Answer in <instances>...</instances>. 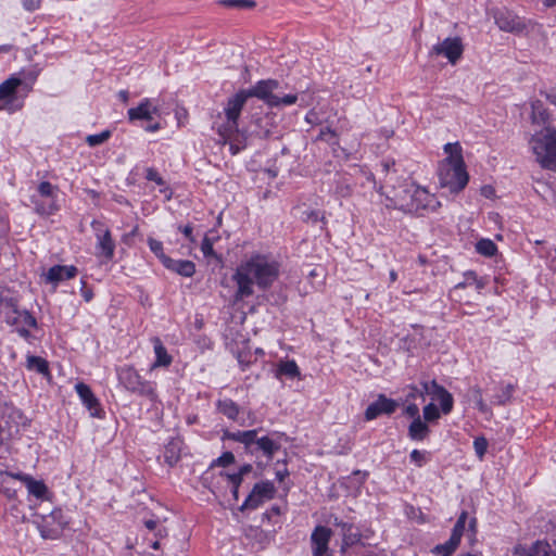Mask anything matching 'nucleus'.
<instances>
[{
	"label": "nucleus",
	"mask_w": 556,
	"mask_h": 556,
	"mask_svg": "<svg viewBox=\"0 0 556 556\" xmlns=\"http://www.w3.org/2000/svg\"><path fill=\"white\" fill-rule=\"evenodd\" d=\"M430 430L427 425V421L421 420V418H416L412 421L408 427V435L412 440L421 441L426 439L429 434Z\"/></svg>",
	"instance_id": "393cba45"
},
{
	"label": "nucleus",
	"mask_w": 556,
	"mask_h": 556,
	"mask_svg": "<svg viewBox=\"0 0 556 556\" xmlns=\"http://www.w3.org/2000/svg\"><path fill=\"white\" fill-rule=\"evenodd\" d=\"M111 137L110 130H103L100 134L89 135L86 138V142L90 147H97L105 142Z\"/></svg>",
	"instance_id": "a19ab883"
},
{
	"label": "nucleus",
	"mask_w": 556,
	"mask_h": 556,
	"mask_svg": "<svg viewBox=\"0 0 556 556\" xmlns=\"http://www.w3.org/2000/svg\"><path fill=\"white\" fill-rule=\"evenodd\" d=\"M279 264L265 255H253L242 263L233 275L238 286L237 298L243 299L254 293V283L262 290H266L279 277Z\"/></svg>",
	"instance_id": "f03ea898"
},
{
	"label": "nucleus",
	"mask_w": 556,
	"mask_h": 556,
	"mask_svg": "<svg viewBox=\"0 0 556 556\" xmlns=\"http://www.w3.org/2000/svg\"><path fill=\"white\" fill-rule=\"evenodd\" d=\"M146 179L149 181H154L159 186H165V180L160 176L157 170L153 167H148L146 169Z\"/></svg>",
	"instance_id": "37998d69"
},
{
	"label": "nucleus",
	"mask_w": 556,
	"mask_h": 556,
	"mask_svg": "<svg viewBox=\"0 0 556 556\" xmlns=\"http://www.w3.org/2000/svg\"><path fill=\"white\" fill-rule=\"evenodd\" d=\"M23 81L17 77H10L0 85V109L16 111L23 106V101L17 97V89Z\"/></svg>",
	"instance_id": "0eeeda50"
},
{
	"label": "nucleus",
	"mask_w": 556,
	"mask_h": 556,
	"mask_svg": "<svg viewBox=\"0 0 556 556\" xmlns=\"http://www.w3.org/2000/svg\"><path fill=\"white\" fill-rule=\"evenodd\" d=\"M258 430H248V431H237L232 433H228V438L244 444L245 448L249 450L252 454L254 453V447L256 444V441L258 439L257 437Z\"/></svg>",
	"instance_id": "4be33fe9"
},
{
	"label": "nucleus",
	"mask_w": 556,
	"mask_h": 556,
	"mask_svg": "<svg viewBox=\"0 0 556 556\" xmlns=\"http://www.w3.org/2000/svg\"><path fill=\"white\" fill-rule=\"evenodd\" d=\"M181 441L172 439L165 446L164 459L169 466H174L180 458Z\"/></svg>",
	"instance_id": "a878e982"
},
{
	"label": "nucleus",
	"mask_w": 556,
	"mask_h": 556,
	"mask_svg": "<svg viewBox=\"0 0 556 556\" xmlns=\"http://www.w3.org/2000/svg\"><path fill=\"white\" fill-rule=\"evenodd\" d=\"M496 24L505 31H515L520 29V22L516 17L509 15L496 16Z\"/></svg>",
	"instance_id": "7c9ffc66"
},
{
	"label": "nucleus",
	"mask_w": 556,
	"mask_h": 556,
	"mask_svg": "<svg viewBox=\"0 0 556 556\" xmlns=\"http://www.w3.org/2000/svg\"><path fill=\"white\" fill-rule=\"evenodd\" d=\"M148 244L150 250L161 260L163 265H165V260H169L170 257L164 254L162 242L156 239L149 238Z\"/></svg>",
	"instance_id": "ea45409f"
},
{
	"label": "nucleus",
	"mask_w": 556,
	"mask_h": 556,
	"mask_svg": "<svg viewBox=\"0 0 556 556\" xmlns=\"http://www.w3.org/2000/svg\"><path fill=\"white\" fill-rule=\"evenodd\" d=\"M26 367L29 370H35L42 375H49V365L48 362L40 357L30 355L27 357Z\"/></svg>",
	"instance_id": "c85d7f7f"
},
{
	"label": "nucleus",
	"mask_w": 556,
	"mask_h": 556,
	"mask_svg": "<svg viewBox=\"0 0 556 556\" xmlns=\"http://www.w3.org/2000/svg\"><path fill=\"white\" fill-rule=\"evenodd\" d=\"M334 526L340 527L341 533H342V546L341 551L344 552L345 548L355 545L358 543L362 539L361 533L354 529V526L352 523L344 522L342 520H339L338 518H334Z\"/></svg>",
	"instance_id": "f3484780"
},
{
	"label": "nucleus",
	"mask_w": 556,
	"mask_h": 556,
	"mask_svg": "<svg viewBox=\"0 0 556 556\" xmlns=\"http://www.w3.org/2000/svg\"><path fill=\"white\" fill-rule=\"evenodd\" d=\"M76 274L77 268L75 266L55 265L48 270L46 281L55 285L65 279L74 278Z\"/></svg>",
	"instance_id": "a211bd4d"
},
{
	"label": "nucleus",
	"mask_w": 556,
	"mask_h": 556,
	"mask_svg": "<svg viewBox=\"0 0 556 556\" xmlns=\"http://www.w3.org/2000/svg\"><path fill=\"white\" fill-rule=\"evenodd\" d=\"M179 230L185 235V237L190 241L194 242V238L192 236V227L191 225H186L184 227H179Z\"/></svg>",
	"instance_id": "13d9d810"
},
{
	"label": "nucleus",
	"mask_w": 556,
	"mask_h": 556,
	"mask_svg": "<svg viewBox=\"0 0 556 556\" xmlns=\"http://www.w3.org/2000/svg\"><path fill=\"white\" fill-rule=\"evenodd\" d=\"M473 447H475V451H476V454L478 455V457L482 458L488 448V441L482 437L477 438V439H475Z\"/></svg>",
	"instance_id": "a18cd8bd"
},
{
	"label": "nucleus",
	"mask_w": 556,
	"mask_h": 556,
	"mask_svg": "<svg viewBox=\"0 0 556 556\" xmlns=\"http://www.w3.org/2000/svg\"><path fill=\"white\" fill-rule=\"evenodd\" d=\"M324 217H320V214L318 211H305L303 212V219L306 222H313L317 223L319 219H323Z\"/></svg>",
	"instance_id": "8fccbe9b"
},
{
	"label": "nucleus",
	"mask_w": 556,
	"mask_h": 556,
	"mask_svg": "<svg viewBox=\"0 0 556 556\" xmlns=\"http://www.w3.org/2000/svg\"><path fill=\"white\" fill-rule=\"evenodd\" d=\"M7 321L16 327L27 326L30 328L37 327L36 318L28 311H20L13 308L11 313L7 315Z\"/></svg>",
	"instance_id": "6ab92c4d"
},
{
	"label": "nucleus",
	"mask_w": 556,
	"mask_h": 556,
	"mask_svg": "<svg viewBox=\"0 0 556 556\" xmlns=\"http://www.w3.org/2000/svg\"><path fill=\"white\" fill-rule=\"evenodd\" d=\"M58 190L56 186L51 185L49 181H41L38 186V192L41 197L50 198L52 201L45 205L43 203L39 202L35 197L31 198V203L35 206L36 213L40 215H51L55 211H58V205L54 202L55 192Z\"/></svg>",
	"instance_id": "ddd939ff"
},
{
	"label": "nucleus",
	"mask_w": 556,
	"mask_h": 556,
	"mask_svg": "<svg viewBox=\"0 0 556 556\" xmlns=\"http://www.w3.org/2000/svg\"><path fill=\"white\" fill-rule=\"evenodd\" d=\"M76 392L79 395L81 402L90 412L92 417L100 418L102 416V408L100 407V403L98 399L94 396L91 389L85 384L84 382H78L75 386Z\"/></svg>",
	"instance_id": "dca6fc26"
},
{
	"label": "nucleus",
	"mask_w": 556,
	"mask_h": 556,
	"mask_svg": "<svg viewBox=\"0 0 556 556\" xmlns=\"http://www.w3.org/2000/svg\"><path fill=\"white\" fill-rule=\"evenodd\" d=\"M227 478L232 486L239 488L242 482L243 476H241L237 472V473H232V475H227Z\"/></svg>",
	"instance_id": "6e6d98bb"
},
{
	"label": "nucleus",
	"mask_w": 556,
	"mask_h": 556,
	"mask_svg": "<svg viewBox=\"0 0 556 556\" xmlns=\"http://www.w3.org/2000/svg\"><path fill=\"white\" fill-rule=\"evenodd\" d=\"M289 475L288 470L285 468L283 470L278 469L276 471V478L281 482Z\"/></svg>",
	"instance_id": "338daca9"
},
{
	"label": "nucleus",
	"mask_w": 556,
	"mask_h": 556,
	"mask_svg": "<svg viewBox=\"0 0 556 556\" xmlns=\"http://www.w3.org/2000/svg\"><path fill=\"white\" fill-rule=\"evenodd\" d=\"M332 535L331 529L317 526L311 534L313 556H330L329 542Z\"/></svg>",
	"instance_id": "4468645a"
},
{
	"label": "nucleus",
	"mask_w": 556,
	"mask_h": 556,
	"mask_svg": "<svg viewBox=\"0 0 556 556\" xmlns=\"http://www.w3.org/2000/svg\"><path fill=\"white\" fill-rule=\"evenodd\" d=\"M25 481L27 483V489L30 494L38 498H42L46 495L48 489L43 482L34 480L30 477H26Z\"/></svg>",
	"instance_id": "473e14b6"
},
{
	"label": "nucleus",
	"mask_w": 556,
	"mask_h": 556,
	"mask_svg": "<svg viewBox=\"0 0 556 556\" xmlns=\"http://www.w3.org/2000/svg\"><path fill=\"white\" fill-rule=\"evenodd\" d=\"M66 525L67 521L63 520L62 511L53 510L49 518L45 519V523L40 526V534L43 539H56Z\"/></svg>",
	"instance_id": "2eb2a0df"
},
{
	"label": "nucleus",
	"mask_w": 556,
	"mask_h": 556,
	"mask_svg": "<svg viewBox=\"0 0 556 556\" xmlns=\"http://www.w3.org/2000/svg\"><path fill=\"white\" fill-rule=\"evenodd\" d=\"M444 151L448 156L439 168L440 185L448 188L451 192H459L466 187L469 179L465 168L462 149L458 143H446Z\"/></svg>",
	"instance_id": "7ed1b4c3"
},
{
	"label": "nucleus",
	"mask_w": 556,
	"mask_h": 556,
	"mask_svg": "<svg viewBox=\"0 0 556 556\" xmlns=\"http://www.w3.org/2000/svg\"><path fill=\"white\" fill-rule=\"evenodd\" d=\"M408 393L406 395V400L409 401V400H415L419 396V389L415 386H409L408 387Z\"/></svg>",
	"instance_id": "bf43d9fd"
},
{
	"label": "nucleus",
	"mask_w": 556,
	"mask_h": 556,
	"mask_svg": "<svg viewBox=\"0 0 556 556\" xmlns=\"http://www.w3.org/2000/svg\"><path fill=\"white\" fill-rule=\"evenodd\" d=\"M464 52V46L459 37H448L432 47L431 53L445 56L450 63L455 64Z\"/></svg>",
	"instance_id": "9d476101"
},
{
	"label": "nucleus",
	"mask_w": 556,
	"mask_h": 556,
	"mask_svg": "<svg viewBox=\"0 0 556 556\" xmlns=\"http://www.w3.org/2000/svg\"><path fill=\"white\" fill-rule=\"evenodd\" d=\"M410 459L415 462L419 467L422 465L424 462V453H421L418 450H414L410 453Z\"/></svg>",
	"instance_id": "4d7b16f0"
},
{
	"label": "nucleus",
	"mask_w": 556,
	"mask_h": 556,
	"mask_svg": "<svg viewBox=\"0 0 556 556\" xmlns=\"http://www.w3.org/2000/svg\"><path fill=\"white\" fill-rule=\"evenodd\" d=\"M25 10L33 12L39 8V0H22Z\"/></svg>",
	"instance_id": "5fc2aeb1"
},
{
	"label": "nucleus",
	"mask_w": 556,
	"mask_h": 556,
	"mask_svg": "<svg viewBox=\"0 0 556 556\" xmlns=\"http://www.w3.org/2000/svg\"><path fill=\"white\" fill-rule=\"evenodd\" d=\"M459 543L460 541L451 535L445 543L435 545L432 548V553L439 556H451L456 551Z\"/></svg>",
	"instance_id": "bb28decb"
},
{
	"label": "nucleus",
	"mask_w": 556,
	"mask_h": 556,
	"mask_svg": "<svg viewBox=\"0 0 556 556\" xmlns=\"http://www.w3.org/2000/svg\"><path fill=\"white\" fill-rule=\"evenodd\" d=\"M164 266L184 277H191L195 273L194 263L187 260H165Z\"/></svg>",
	"instance_id": "412c9836"
},
{
	"label": "nucleus",
	"mask_w": 556,
	"mask_h": 556,
	"mask_svg": "<svg viewBox=\"0 0 556 556\" xmlns=\"http://www.w3.org/2000/svg\"><path fill=\"white\" fill-rule=\"evenodd\" d=\"M422 412L424 418L427 422H432L440 418V410L433 403L426 405Z\"/></svg>",
	"instance_id": "79ce46f5"
},
{
	"label": "nucleus",
	"mask_w": 556,
	"mask_h": 556,
	"mask_svg": "<svg viewBox=\"0 0 556 556\" xmlns=\"http://www.w3.org/2000/svg\"><path fill=\"white\" fill-rule=\"evenodd\" d=\"M493 192L494 190L491 186H484L481 188V193L486 198H490L493 194Z\"/></svg>",
	"instance_id": "69168bd1"
},
{
	"label": "nucleus",
	"mask_w": 556,
	"mask_h": 556,
	"mask_svg": "<svg viewBox=\"0 0 556 556\" xmlns=\"http://www.w3.org/2000/svg\"><path fill=\"white\" fill-rule=\"evenodd\" d=\"M219 4L226 8L252 9L256 5L254 0H220Z\"/></svg>",
	"instance_id": "4c0bfd02"
},
{
	"label": "nucleus",
	"mask_w": 556,
	"mask_h": 556,
	"mask_svg": "<svg viewBox=\"0 0 556 556\" xmlns=\"http://www.w3.org/2000/svg\"><path fill=\"white\" fill-rule=\"evenodd\" d=\"M275 486L270 481H262L256 483L245 501L241 506V510L244 509H254L258 507L265 500H270L274 497Z\"/></svg>",
	"instance_id": "1a4fd4ad"
},
{
	"label": "nucleus",
	"mask_w": 556,
	"mask_h": 556,
	"mask_svg": "<svg viewBox=\"0 0 556 556\" xmlns=\"http://www.w3.org/2000/svg\"><path fill=\"white\" fill-rule=\"evenodd\" d=\"M276 128L275 117L268 113H255L251 116V121L244 132L261 139L269 137Z\"/></svg>",
	"instance_id": "6e6552de"
},
{
	"label": "nucleus",
	"mask_w": 556,
	"mask_h": 556,
	"mask_svg": "<svg viewBox=\"0 0 556 556\" xmlns=\"http://www.w3.org/2000/svg\"><path fill=\"white\" fill-rule=\"evenodd\" d=\"M429 395H431L435 400L444 392V390H446L444 387L440 386L435 380L429 381Z\"/></svg>",
	"instance_id": "de8ad7c7"
},
{
	"label": "nucleus",
	"mask_w": 556,
	"mask_h": 556,
	"mask_svg": "<svg viewBox=\"0 0 556 556\" xmlns=\"http://www.w3.org/2000/svg\"><path fill=\"white\" fill-rule=\"evenodd\" d=\"M201 250L205 256L214 255L213 242L208 237H204L201 243Z\"/></svg>",
	"instance_id": "09e8293b"
},
{
	"label": "nucleus",
	"mask_w": 556,
	"mask_h": 556,
	"mask_svg": "<svg viewBox=\"0 0 556 556\" xmlns=\"http://www.w3.org/2000/svg\"><path fill=\"white\" fill-rule=\"evenodd\" d=\"M472 392V399L473 401L476 402L478 408L481 410V412H486L488 410V406L486 404L484 403L483 401V397H482V391L480 388L476 387L471 390Z\"/></svg>",
	"instance_id": "c03bdc74"
},
{
	"label": "nucleus",
	"mask_w": 556,
	"mask_h": 556,
	"mask_svg": "<svg viewBox=\"0 0 556 556\" xmlns=\"http://www.w3.org/2000/svg\"><path fill=\"white\" fill-rule=\"evenodd\" d=\"M394 207L409 213H420L425 210H434L439 202L427 189L410 185L396 192L390 199Z\"/></svg>",
	"instance_id": "20e7f679"
},
{
	"label": "nucleus",
	"mask_w": 556,
	"mask_h": 556,
	"mask_svg": "<svg viewBox=\"0 0 556 556\" xmlns=\"http://www.w3.org/2000/svg\"><path fill=\"white\" fill-rule=\"evenodd\" d=\"M514 392L513 384H506L501 389V392L494 396V403L497 405H504L510 401Z\"/></svg>",
	"instance_id": "c9c22d12"
},
{
	"label": "nucleus",
	"mask_w": 556,
	"mask_h": 556,
	"mask_svg": "<svg viewBox=\"0 0 556 556\" xmlns=\"http://www.w3.org/2000/svg\"><path fill=\"white\" fill-rule=\"evenodd\" d=\"M420 384H421V390H419V396L422 400H425V394H429V392H430L429 382L428 381H424Z\"/></svg>",
	"instance_id": "680f3d73"
},
{
	"label": "nucleus",
	"mask_w": 556,
	"mask_h": 556,
	"mask_svg": "<svg viewBox=\"0 0 556 556\" xmlns=\"http://www.w3.org/2000/svg\"><path fill=\"white\" fill-rule=\"evenodd\" d=\"M530 146L542 167L556 169V129L546 127L532 136Z\"/></svg>",
	"instance_id": "39448f33"
},
{
	"label": "nucleus",
	"mask_w": 556,
	"mask_h": 556,
	"mask_svg": "<svg viewBox=\"0 0 556 556\" xmlns=\"http://www.w3.org/2000/svg\"><path fill=\"white\" fill-rule=\"evenodd\" d=\"M235 462V455L231 452L223 453L217 459L216 464L222 467H226Z\"/></svg>",
	"instance_id": "49530a36"
},
{
	"label": "nucleus",
	"mask_w": 556,
	"mask_h": 556,
	"mask_svg": "<svg viewBox=\"0 0 556 556\" xmlns=\"http://www.w3.org/2000/svg\"><path fill=\"white\" fill-rule=\"evenodd\" d=\"M399 406L395 400L388 399L384 394H379L377 400L368 405L365 410L364 417L366 421H370L379 417L380 415H391Z\"/></svg>",
	"instance_id": "f8f14e48"
},
{
	"label": "nucleus",
	"mask_w": 556,
	"mask_h": 556,
	"mask_svg": "<svg viewBox=\"0 0 556 556\" xmlns=\"http://www.w3.org/2000/svg\"><path fill=\"white\" fill-rule=\"evenodd\" d=\"M467 517H468V514L467 511H462V514L459 515L456 523L454 525V528L452 530V536L455 538L456 540L460 541L463 534H464V531H465V525H466V520H467Z\"/></svg>",
	"instance_id": "e433bc0d"
},
{
	"label": "nucleus",
	"mask_w": 556,
	"mask_h": 556,
	"mask_svg": "<svg viewBox=\"0 0 556 556\" xmlns=\"http://www.w3.org/2000/svg\"><path fill=\"white\" fill-rule=\"evenodd\" d=\"M404 413L408 417L413 418V420L420 417V415H419V407L416 404H414V403L407 405L405 407V409H404Z\"/></svg>",
	"instance_id": "3c124183"
},
{
	"label": "nucleus",
	"mask_w": 556,
	"mask_h": 556,
	"mask_svg": "<svg viewBox=\"0 0 556 556\" xmlns=\"http://www.w3.org/2000/svg\"><path fill=\"white\" fill-rule=\"evenodd\" d=\"M551 545L546 541H536L528 552V556H549Z\"/></svg>",
	"instance_id": "72a5a7b5"
},
{
	"label": "nucleus",
	"mask_w": 556,
	"mask_h": 556,
	"mask_svg": "<svg viewBox=\"0 0 556 556\" xmlns=\"http://www.w3.org/2000/svg\"><path fill=\"white\" fill-rule=\"evenodd\" d=\"M298 100V97L295 94H287V96H283V97H279V102L277 103L276 106H279V105H291V104H294Z\"/></svg>",
	"instance_id": "603ef678"
},
{
	"label": "nucleus",
	"mask_w": 556,
	"mask_h": 556,
	"mask_svg": "<svg viewBox=\"0 0 556 556\" xmlns=\"http://www.w3.org/2000/svg\"><path fill=\"white\" fill-rule=\"evenodd\" d=\"M280 442L267 435L260 437L256 441L254 453L261 451L268 459L280 448Z\"/></svg>",
	"instance_id": "5701e85b"
},
{
	"label": "nucleus",
	"mask_w": 556,
	"mask_h": 556,
	"mask_svg": "<svg viewBox=\"0 0 556 556\" xmlns=\"http://www.w3.org/2000/svg\"><path fill=\"white\" fill-rule=\"evenodd\" d=\"M217 407L222 414L232 420H235L239 414L238 405L229 399L218 401Z\"/></svg>",
	"instance_id": "c756f323"
},
{
	"label": "nucleus",
	"mask_w": 556,
	"mask_h": 556,
	"mask_svg": "<svg viewBox=\"0 0 556 556\" xmlns=\"http://www.w3.org/2000/svg\"><path fill=\"white\" fill-rule=\"evenodd\" d=\"M306 123L311 125H319L321 123L319 115L314 110L309 111L305 116Z\"/></svg>",
	"instance_id": "864d4df0"
},
{
	"label": "nucleus",
	"mask_w": 556,
	"mask_h": 556,
	"mask_svg": "<svg viewBox=\"0 0 556 556\" xmlns=\"http://www.w3.org/2000/svg\"><path fill=\"white\" fill-rule=\"evenodd\" d=\"M91 228L93 229L97 239L96 255L98 257H103L105 261H112L115 252V242L110 229L104 223L96 219L91 222Z\"/></svg>",
	"instance_id": "423d86ee"
},
{
	"label": "nucleus",
	"mask_w": 556,
	"mask_h": 556,
	"mask_svg": "<svg viewBox=\"0 0 556 556\" xmlns=\"http://www.w3.org/2000/svg\"><path fill=\"white\" fill-rule=\"evenodd\" d=\"M545 98L549 103L556 105V90H551L549 92H546Z\"/></svg>",
	"instance_id": "0e129e2a"
},
{
	"label": "nucleus",
	"mask_w": 556,
	"mask_h": 556,
	"mask_svg": "<svg viewBox=\"0 0 556 556\" xmlns=\"http://www.w3.org/2000/svg\"><path fill=\"white\" fill-rule=\"evenodd\" d=\"M28 328L29 327L23 325V327H16V330L21 337L28 339L30 337Z\"/></svg>",
	"instance_id": "e2e57ef3"
},
{
	"label": "nucleus",
	"mask_w": 556,
	"mask_h": 556,
	"mask_svg": "<svg viewBox=\"0 0 556 556\" xmlns=\"http://www.w3.org/2000/svg\"><path fill=\"white\" fill-rule=\"evenodd\" d=\"M153 345H154V353H155V362L152 365V368L156 367H167L172 364V356L167 353L166 348L163 345L160 338L154 337L152 339Z\"/></svg>",
	"instance_id": "b1692460"
},
{
	"label": "nucleus",
	"mask_w": 556,
	"mask_h": 556,
	"mask_svg": "<svg viewBox=\"0 0 556 556\" xmlns=\"http://www.w3.org/2000/svg\"><path fill=\"white\" fill-rule=\"evenodd\" d=\"M277 376H286L290 379L296 378L300 376L299 366L294 361L281 362L277 368Z\"/></svg>",
	"instance_id": "cd10ccee"
},
{
	"label": "nucleus",
	"mask_w": 556,
	"mask_h": 556,
	"mask_svg": "<svg viewBox=\"0 0 556 556\" xmlns=\"http://www.w3.org/2000/svg\"><path fill=\"white\" fill-rule=\"evenodd\" d=\"M437 400L440 402L441 410L443 414L446 415L452 412L454 400L452 394L447 390H444V392L440 396H438Z\"/></svg>",
	"instance_id": "58836bf2"
},
{
	"label": "nucleus",
	"mask_w": 556,
	"mask_h": 556,
	"mask_svg": "<svg viewBox=\"0 0 556 556\" xmlns=\"http://www.w3.org/2000/svg\"><path fill=\"white\" fill-rule=\"evenodd\" d=\"M251 470H252V466L248 464V465L242 466L240 468V470L238 471V473L241 476H244V475L249 473Z\"/></svg>",
	"instance_id": "774afa93"
},
{
	"label": "nucleus",
	"mask_w": 556,
	"mask_h": 556,
	"mask_svg": "<svg viewBox=\"0 0 556 556\" xmlns=\"http://www.w3.org/2000/svg\"><path fill=\"white\" fill-rule=\"evenodd\" d=\"M156 113H159L157 106L152 105L149 99H144L137 108H131L128 110V117L130 121H150L152 118V114Z\"/></svg>",
	"instance_id": "aec40b11"
},
{
	"label": "nucleus",
	"mask_w": 556,
	"mask_h": 556,
	"mask_svg": "<svg viewBox=\"0 0 556 556\" xmlns=\"http://www.w3.org/2000/svg\"><path fill=\"white\" fill-rule=\"evenodd\" d=\"M528 552L529 551H527L526 546H523L521 544L515 546V548H514V555L515 556H525V555L528 556Z\"/></svg>",
	"instance_id": "052dcab7"
},
{
	"label": "nucleus",
	"mask_w": 556,
	"mask_h": 556,
	"mask_svg": "<svg viewBox=\"0 0 556 556\" xmlns=\"http://www.w3.org/2000/svg\"><path fill=\"white\" fill-rule=\"evenodd\" d=\"M316 140L326 141L327 143H329L332 147L339 146L337 132L329 127L321 128Z\"/></svg>",
	"instance_id": "f704fd0d"
},
{
	"label": "nucleus",
	"mask_w": 556,
	"mask_h": 556,
	"mask_svg": "<svg viewBox=\"0 0 556 556\" xmlns=\"http://www.w3.org/2000/svg\"><path fill=\"white\" fill-rule=\"evenodd\" d=\"M118 377L125 388L131 392H136L141 395H151L153 393L151 386L148 382L142 381L141 377L134 368H123L119 371Z\"/></svg>",
	"instance_id": "9b49d317"
},
{
	"label": "nucleus",
	"mask_w": 556,
	"mask_h": 556,
	"mask_svg": "<svg viewBox=\"0 0 556 556\" xmlns=\"http://www.w3.org/2000/svg\"><path fill=\"white\" fill-rule=\"evenodd\" d=\"M279 83L274 79L258 81L248 93L239 92L230 98L225 108V119L220 123L216 121L214 128L220 137L219 143H229L232 155L239 153L247 146V137L240 134L238 129V119L248 97H257L267 105L275 106L279 102V96L274 91L278 88Z\"/></svg>",
	"instance_id": "f257e3e1"
},
{
	"label": "nucleus",
	"mask_w": 556,
	"mask_h": 556,
	"mask_svg": "<svg viewBox=\"0 0 556 556\" xmlns=\"http://www.w3.org/2000/svg\"><path fill=\"white\" fill-rule=\"evenodd\" d=\"M476 250L479 254L491 257L494 256L497 252V247L490 239H481L476 244Z\"/></svg>",
	"instance_id": "2f4dec72"
}]
</instances>
